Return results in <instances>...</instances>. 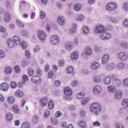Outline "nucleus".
Returning a JSON list of instances; mask_svg holds the SVG:
<instances>
[{"mask_svg":"<svg viewBox=\"0 0 128 128\" xmlns=\"http://www.w3.org/2000/svg\"><path fill=\"white\" fill-rule=\"evenodd\" d=\"M90 110L96 116H98L102 110V106L98 104H92L90 106Z\"/></svg>","mask_w":128,"mask_h":128,"instance_id":"nucleus-1","label":"nucleus"},{"mask_svg":"<svg viewBox=\"0 0 128 128\" xmlns=\"http://www.w3.org/2000/svg\"><path fill=\"white\" fill-rule=\"evenodd\" d=\"M116 8V4L114 2H110L106 4V10L108 12H112V10H114Z\"/></svg>","mask_w":128,"mask_h":128,"instance_id":"nucleus-2","label":"nucleus"},{"mask_svg":"<svg viewBox=\"0 0 128 128\" xmlns=\"http://www.w3.org/2000/svg\"><path fill=\"white\" fill-rule=\"evenodd\" d=\"M50 42L52 44H58L60 42L58 36L56 35H53L50 38Z\"/></svg>","mask_w":128,"mask_h":128,"instance_id":"nucleus-3","label":"nucleus"},{"mask_svg":"<svg viewBox=\"0 0 128 128\" xmlns=\"http://www.w3.org/2000/svg\"><path fill=\"white\" fill-rule=\"evenodd\" d=\"M106 31V28L102 25H99L96 28V34H102V32H104Z\"/></svg>","mask_w":128,"mask_h":128,"instance_id":"nucleus-4","label":"nucleus"},{"mask_svg":"<svg viewBox=\"0 0 128 128\" xmlns=\"http://www.w3.org/2000/svg\"><path fill=\"white\" fill-rule=\"evenodd\" d=\"M100 38L101 40H110L112 38V34L110 33L103 32L100 34Z\"/></svg>","mask_w":128,"mask_h":128,"instance_id":"nucleus-5","label":"nucleus"},{"mask_svg":"<svg viewBox=\"0 0 128 128\" xmlns=\"http://www.w3.org/2000/svg\"><path fill=\"white\" fill-rule=\"evenodd\" d=\"M38 34L40 40H46V35L44 31H38Z\"/></svg>","mask_w":128,"mask_h":128,"instance_id":"nucleus-6","label":"nucleus"},{"mask_svg":"<svg viewBox=\"0 0 128 128\" xmlns=\"http://www.w3.org/2000/svg\"><path fill=\"white\" fill-rule=\"evenodd\" d=\"M92 48H86L84 54H82V56L84 58V56H86V58H88V56H92Z\"/></svg>","mask_w":128,"mask_h":128,"instance_id":"nucleus-7","label":"nucleus"},{"mask_svg":"<svg viewBox=\"0 0 128 128\" xmlns=\"http://www.w3.org/2000/svg\"><path fill=\"white\" fill-rule=\"evenodd\" d=\"M32 82L34 84H40V82H42V79L40 78V77L36 76L32 77Z\"/></svg>","mask_w":128,"mask_h":128,"instance_id":"nucleus-8","label":"nucleus"},{"mask_svg":"<svg viewBox=\"0 0 128 128\" xmlns=\"http://www.w3.org/2000/svg\"><path fill=\"white\" fill-rule=\"evenodd\" d=\"M118 58L121 60H126L128 59V55L123 52H120L118 54Z\"/></svg>","mask_w":128,"mask_h":128,"instance_id":"nucleus-9","label":"nucleus"},{"mask_svg":"<svg viewBox=\"0 0 128 128\" xmlns=\"http://www.w3.org/2000/svg\"><path fill=\"white\" fill-rule=\"evenodd\" d=\"M102 90V88L100 86H95L93 88V92L96 94H98Z\"/></svg>","mask_w":128,"mask_h":128,"instance_id":"nucleus-10","label":"nucleus"},{"mask_svg":"<svg viewBox=\"0 0 128 128\" xmlns=\"http://www.w3.org/2000/svg\"><path fill=\"white\" fill-rule=\"evenodd\" d=\"M108 60H110V55L108 54H104L102 58V64H106L108 62Z\"/></svg>","mask_w":128,"mask_h":128,"instance_id":"nucleus-11","label":"nucleus"},{"mask_svg":"<svg viewBox=\"0 0 128 128\" xmlns=\"http://www.w3.org/2000/svg\"><path fill=\"white\" fill-rule=\"evenodd\" d=\"M40 104L42 106H46L48 104V98L44 97L40 100Z\"/></svg>","mask_w":128,"mask_h":128,"instance_id":"nucleus-12","label":"nucleus"},{"mask_svg":"<svg viewBox=\"0 0 128 128\" xmlns=\"http://www.w3.org/2000/svg\"><path fill=\"white\" fill-rule=\"evenodd\" d=\"M64 94L66 96H72V90L70 88H64Z\"/></svg>","mask_w":128,"mask_h":128,"instance_id":"nucleus-13","label":"nucleus"},{"mask_svg":"<svg viewBox=\"0 0 128 128\" xmlns=\"http://www.w3.org/2000/svg\"><path fill=\"white\" fill-rule=\"evenodd\" d=\"M100 68V64L98 62H94L91 65V68L94 70H96Z\"/></svg>","mask_w":128,"mask_h":128,"instance_id":"nucleus-14","label":"nucleus"},{"mask_svg":"<svg viewBox=\"0 0 128 128\" xmlns=\"http://www.w3.org/2000/svg\"><path fill=\"white\" fill-rule=\"evenodd\" d=\"M115 66L116 65L114 63H110L106 65V69L108 70H112Z\"/></svg>","mask_w":128,"mask_h":128,"instance_id":"nucleus-15","label":"nucleus"},{"mask_svg":"<svg viewBox=\"0 0 128 128\" xmlns=\"http://www.w3.org/2000/svg\"><path fill=\"white\" fill-rule=\"evenodd\" d=\"M8 84L6 83H3L0 86V90L4 92H6L8 90Z\"/></svg>","mask_w":128,"mask_h":128,"instance_id":"nucleus-16","label":"nucleus"},{"mask_svg":"<svg viewBox=\"0 0 128 128\" xmlns=\"http://www.w3.org/2000/svg\"><path fill=\"white\" fill-rule=\"evenodd\" d=\"M58 22L60 26L64 24V18L63 16H59L58 19Z\"/></svg>","mask_w":128,"mask_h":128,"instance_id":"nucleus-17","label":"nucleus"},{"mask_svg":"<svg viewBox=\"0 0 128 128\" xmlns=\"http://www.w3.org/2000/svg\"><path fill=\"white\" fill-rule=\"evenodd\" d=\"M108 91L109 92H112L114 94V92H116V89L114 86L110 85L108 86Z\"/></svg>","mask_w":128,"mask_h":128,"instance_id":"nucleus-18","label":"nucleus"},{"mask_svg":"<svg viewBox=\"0 0 128 128\" xmlns=\"http://www.w3.org/2000/svg\"><path fill=\"white\" fill-rule=\"evenodd\" d=\"M16 44H20V38L18 37V36H14L12 37V40Z\"/></svg>","mask_w":128,"mask_h":128,"instance_id":"nucleus-19","label":"nucleus"},{"mask_svg":"<svg viewBox=\"0 0 128 128\" xmlns=\"http://www.w3.org/2000/svg\"><path fill=\"white\" fill-rule=\"evenodd\" d=\"M78 58V53L76 52H74V53H72L70 56V58L72 60H77Z\"/></svg>","mask_w":128,"mask_h":128,"instance_id":"nucleus-20","label":"nucleus"},{"mask_svg":"<svg viewBox=\"0 0 128 128\" xmlns=\"http://www.w3.org/2000/svg\"><path fill=\"white\" fill-rule=\"evenodd\" d=\"M72 42H68L66 45V48L67 50H72Z\"/></svg>","mask_w":128,"mask_h":128,"instance_id":"nucleus-21","label":"nucleus"},{"mask_svg":"<svg viewBox=\"0 0 128 128\" xmlns=\"http://www.w3.org/2000/svg\"><path fill=\"white\" fill-rule=\"evenodd\" d=\"M82 6L80 4H76L74 5V10L76 12H78L82 10Z\"/></svg>","mask_w":128,"mask_h":128,"instance_id":"nucleus-22","label":"nucleus"},{"mask_svg":"<svg viewBox=\"0 0 128 128\" xmlns=\"http://www.w3.org/2000/svg\"><path fill=\"white\" fill-rule=\"evenodd\" d=\"M24 92L20 90H17L15 94V96L17 98H22V96H24Z\"/></svg>","mask_w":128,"mask_h":128,"instance_id":"nucleus-23","label":"nucleus"},{"mask_svg":"<svg viewBox=\"0 0 128 128\" xmlns=\"http://www.w3.org/2000/svg\"><path fill=\"white\" fill-rule=\"evenodd\" d=\"M7 44L9 48H12L14 46V42L11 38H9L8 39Z\"/></svg>","mask_w":128,"mask_h":128,"instance_id":"nucleus-24","label":"nucleus"},{"mask_svg":"<svg viewBox=\"0 0 128 128\" xmlns=\"http://www.w3.org/2000/svg\"><path fill=\"white\" fill-rule=\"evenodd\" d=\"M124 68V64L122 62H118L117 64L116 68L117 70H122V68Z\"/></svg>","mask_w":128,"mask_h":128,"instance_id":"nucleus-25","label":"nucleus"},{"mask_svg":"<svg viewBox=\"0 0 128 128\" xmlns=\"http://www.w3.org/2000/svg\"><path fill=\"white\" fill-rule=\"evenodd\" d=\"M94 82L98 84L102 82V78H100V76L98 75H96L94 78Z\"/></svg>","mask_w":128,"mask_h":128,"instance_id":"nucleus-26","label":"nucleus"},{"mask_svg":"<svg viewBox=\"0 0 128 128\" xmlns=\"http://www.w3.org/2000/svg\"><path fill=\"white\" fill-rule=\"evenodd\" d=\"M113 84L116 86H122V81L120 79H117V80H114L112 82Z\"/></svg>","mask_w":128,"mask_h":128,"instance_id":"nucleus-27","label":"nucleus"},{"mask_svg":"<svg viewBox=\"0 0 128 128\" xmlns=\"http://www.w3.org/2000/svg\"><path fill=\"white\" fill-rule=\"evenodd\" d=\"M111 80L112 79L110 78V76H106L104 80V84H110Z\"/></svg>","mask_w":128,"mask_h":128,"instance_id":"nucleus-28","label":"nucleus"},{"mask_svg":"<svg viewBox=\"0 0 128 128\" xmlns=\"http://www.w3.org/2000/svg\"><path fill=\"white\" fill-rule=\"evenodd\" d=\"M94 50L97 54H100L102 51V47L98 45H95Z\"/></svg>","mask_w":128,"mask_h":128,"instance_id":"nucleus-29","label":"nucleus"},{"mask_svg":"<svg viewBox=\"0 0 128 128\" xmlns=\"http://www.w3.org/2000/svg\"><path fill=\"white\" fill-rule=\"evenodd\" d=\"M83 34H88L90 32V28L86 26H84L82 28Z\"/></svg>","mask_w":128,"mask_h":128,"instance_id":"nucleus-30","label":"nucleus"},{"mask_svg":"<svg viewBox=\"0 0 128 128\" xmlns=\"http://www.w3.org/2000/svg\"><path fill=\"white\" fill-rule=\"evenodd\" d=\"M76 26H77V25L76 24H74V28H70V34H74V32H76Z\"/></svg>","mask_w":128,"mask_h":128,"instance_id":"nucleus-31","label":"nucleus"},{"mask_svg":"<svg viewBox=\"0 0 128 128\" xmlns=\"http://www.w3.org/2000/svg\"><path fill=\"white\" fill-rule=\"evenodd\" d=\"M12 72V68L10 66H7L5 69V74H10Z\"/></svg>","mask_w":128,"mask_h":128,"instance_id":"nucleus-32","label":"nucleus"},{"mask_svg":"<svg viewBox=\"0 0 128 128\" xmlns=\"http://www.w3.org/2000/svg\"><path fill=\"white\" fill-rule=\"evenodd\" d=\"M118 114H126L128 112V109L126 108H121L118 110Z\"/></svg>","mask_w":128,"mask_h":128,"instance_id":"nucleus-33","label":"nucleus"},{"mask_svg":"<svg viewBox=\"0 0 128 128\" xmlns=\"http://www.w3.org/2000/svg\"><path fill=\"white\" fill-rule=\"evenodd\" d=\"M6 120H12V114L11 113H8L6 114Z\"/></svg>","mask_w":128,"mask_h":128,"instance_id":"nucleus-34","label":"nucleus"},{"mask_svg":"<svg viewBox=\"0 0 128 128\" xmlns=\"http://www.w3.org/2000/svg\"><path fill=\"white\" fill-rule=\"evenodd\" d=\"M12 111L15 114H18L20 112V110H18V106L16 105L13 106Z\"/></svg>","mask_w":128,"mask_h":128,"instance_id":"nucleus-35","label":"nucleus"},{"mask_svg":"<svg viewBox=\"0 0 128 128\" xmlns=\"http://www.w3.org/2000/svg\"><path fill=\"white\" fill-rule=\"evenodd\" d=\"M4 20L6 22H8L10 20V15L8 13H6L4 16Z\"/></svg>","mask_w":128,"mask_h":128,"instance_id":"nucleus-36","label":"nucleus"},{"mask_svg":"<svg viewBox=\"0 0 128 128\" xmlns=\"http://www.w3.org/2000/svg\"><path fill=\"white\" fill-rule=\"evenodd\" d=\"M121 46L122 48L128 50V43L126 42H122Z\"/></svg>","mask_w":128,"mask_h":128,"instance_id":"nucleus-37","label":"nucleus"},{"mask_svg":"<svg viewBox=\"0 0 128 128\" xmlns=\"http://www.w3.org/2000/svg\"><path fill=\"white\" fill-rule=\"evenodd\" d=\"M21 128H30V125L27 122H24L22 124Z\"/></svg>","mask_w":128,"mask_h":128,"instance_id":"nucleus-38","label":"nucleus"},{"mask_svg":"<svg viewBox=\"0 0 128 128\" xmlns=\"http://www.w3.org/2000/svg\"><path fill=\"white\" fill-rule=\"evenodd\" d=\"M122 106L124 108H128V99H124L122 101Z\"/></svg>","mask_w":128,"mask_h":128,"instance_id":"nucleus-39","label":"nucleus"},{"mask_svg":"<svg viewBox=\"0 0 128 128\" xmlns=\"http://www.w3.org/2000/svg\"><path fill=\"white\" fill-rule=\"evenodd\" d=\"M122 92H119L116 93L115 95V98H116L117 100H120L122 97Z\"/></svg>","mask_w":128,"mask_h":128,"instance_id":"nucleus-40","label":"nucleus"},{"mask_svg":"<svg viewBox=\"0 0 128 128\" xmlns=\"http://www.w3.org/2000/svg\"><path fill=\"white\" fill-rule=\"evenodd\" d=\"M20 44L21 47L23 50H26L28 48V44H26V42L24 41H22L21 43Z\"/></svg>","mask_w":128,"mask_h":128,"instance_id":"nucleus-41","label":"nucleus"},{"mask_svg":"<svg viewBox=\"0 0 128 128\" xmlns=\"http://www.w3.org/2000/svg\"><path fill=\"white\" fill-rule=\"evenodd\" d=\"M107 20H109V22H114V24H116V19L114 17H108Z\"/></svg>","mask_w":128,"mask_h":128,"instance_id":"nucleus-42","label":"nucleus"},{"mask_svg":"<svg viewBox=\"0 0 128 128\" xmlns=\"http://www.w3.org/2000/svg\"><path fill=\"white\" fill-rule=\"evenodd\" d=\"M54 104L52 101L50 100L48 104V108H50V110H52V108H54Z\"/></svg>","mask_w":128,"mask_h":128,"instance_id":"nucleus-43","label":"nucleus"},{"mask_svg":"<svg viewBox=\"0 0 128 128\" xmlns=\"http://www.w3.org/2000/svg\"><path fill=\"white\" fill-rule=\"evenodd\" d=\"M78 124L80 126V128H86V126L84 121H83V120H80V122H78Z\"/></svg>","mask_w":128,"mask_h":128,"instance_id":"nucleus-44","label":"nucleus"},{"mask_svg":"<svg viewBox=\"0 0 128 128\" xmlns=\"http://www.w3.org/2000/svg\"><path fill=\"white\" fill-rule=\"evenodd\" d=\"M55 117L56 118H60L62 116V113L60 111H57L55 114H54Z\"/></svg>","mask_w":128,"mask_h":128,"instance_id":"nucleus-45","label":"nucleus"},{"mask_svg":"<svg viewBox=\"0 0 128 128\" xmlns=\"http://www.w3.org/2000/svg\"><path fill=\"white\" fill-rule=\"evenodd\" d=\"M8 102H10V104H14V97L12 96H10L8 98Z\"/></svg>","mask_w":128,"mask_h":128,"instance_id":"nucleus-46","label":"nucleus"},{"mask_svg":"<svg viewBox=\"0 0 128 128\" xmlns=\"http://www.w3.org/2000/svg\"><path fill=\"white\" fill-rule=\"evenodd\" d=\"M74 72V67L72 66H69L67 68V72L68 74H72Z\"/></svg>","mask_w":128,"mask_h":128,"instance_id":"nucleus-47","label":"nucleus"},{"mask_svg":"<svg viewBox=\"0 0 128 128\" xmlns=\"http://www.w3.org/2000/svg\"><path fill=\"white\" fill-rule=\"evenodd\" d=\"M10 86L12 88H16L17 86L16 82H11L10 84Z\"/></svg>","mask_w":128,"mask_h":128,"instance_id":"nucleus-48","label":"nucleus"},{"mask_svg":"<svg viewBox=\"0 0 128 128\" xmlns=\"http://www.w3.org/2000/svg\"><path fill=\"white\" fill-rule=\"evenodd\" d=\"M123 86L126 88H128V78L124 79L123 80Z\"/></svg>","mask_w":128,"mask_h":128,"instance_id":"nucleus-49","label":"nucleus"},{"mask_svg":"<svg viewBox=\"0 0 128 128\" xmlns=\"http://www.w3.org/2000/svg\"><path fill=\"white\" fill-rule=\"evenodd\" d=\"M28 75L30 76H34V70L32 69V68H28Z\"/></svg>","mask_w":128,"mask_h":128,"instance_id":"nucleus-50","label":"nucleus"},{"mask_svg":"<svg viewBox=\"0 0 128 128\" xmlns=\"http://www.w3.org/2000/svg\"><path fill=\"white\" fill-rule=\"evenodd\" d=\"M40 18L41 20H44L46 18V13L44 12L41 11L40 14Z\"/></svg>","mask_w":128,"mask_h":128,"instance_id":"nucleus-51","label":"nucleus"},{"mask_svg":"<svg viewBox=\"0 0 128 128\" xmlns=\"http://www.w3.org/2000/svg\"><path fill=\"white\" fill-rule=\"evenodd\" d=\"M116 128H124V125L122 123H120V122H116Z\"/></svg>","mask_w":128,"mask_h":128,"instance_id":"nucleus-52","label":"nucleus"},{"mask_svg":"<svg viewBox=\"0 0 128 128\" xmlns=\"http://www.w3.org/2000/svg\"><path fill=\"white\" fill-rule=\"evenodd\" d=\"M88 98H85L82 100V105L86 104H88Z\"/></svg>","mask_w":128,"mask_h":128,"instance_id":"nucleus-53","label":"nucleus"},{"mask_svg":"<svg viewBox=\"0 0 128 128\" xmlns=\"http://www.w3.org/2000/svg\"><path fill=\"white\" fill-rule=\"evenodd\" d=\"M23 84H25L26 82H28V76L26 75H24L23 76Z\"/></svg>","mask_w":128,"mask_h":128,"instance_id":"nucleus-54","label":"nucleus"},{"mask_svg":"<svg viewBox=\"0 0 128 128\" xmlns=\"http://www.w3.org/2000/svg\"><path fill=\"white\" fill-rule=\"evenodd\" d=\"M84 94H82V92H80L78 94H77L76 95V98H78V100H82V98H84Z\"/></svg>","mask_w":128,"mask_h":128,"instance_id":"nucleus-55","label":"nucleus"},{"mask_svg":"<svg viewBox=\"0 0 128 128\" xmlns=\"http://www.w3.org/2000/svg\"><path fill=\"white\" fill-rule=\"evenodd\" d=\"M84 20V17L82 15H79L77 18V20H80V22H82Z\"/></svg>","mask_w":128,"mask_h":128,"instance_id":"nucleus-56","label":"nucleus"},{"mask_svg":"<svg viewBox=\"0 0 128 128\" xmlns=\"http://www.w3.org/2000/svg\"><path fill=\"white\" fill-rule=\"evenodd\" d=\"M32 122L34 124H36L38 122V117L37 116L33 118Z\"/></svg>","mask_w":128,"mask_h":128,"instance_id":"nucleus-57","label":"nucleus"},{"mask_svg":"<svg viewBox=\"0 0 128 128\" xmlns=\"http://www.w3.org/2000/svg\"><path fill=\"white\" fill-rule=\"evenodd\" d=\"M110 78H111V80L112 79V82H114V80H118V76L114 74L111 75Z\"/></svg>","mask_w":128,"mask_h":128,"instance_id":"nucleus-58","label":"nucleus"},{"mask_svg":"<svg viewBox=\"0 0 128 128\" xmlns=\"http://www.w3.org/2000/svg\"><path fill=\"white\" fill-rule=\"evenodd\" d=\"M16 22L18 26H20L21 28H24V24L18 20H17Z\"/></svg>","mask_w":128,"mask_h":128,"instance_id":"nucleus-59","label":"nucleus"},{"mask_svg":"<svg viewBox=\"0 0 128 128\" xmlns=\"http://www.w3.org/2000/svg\"><path fill=\"white\" fill-rule=\"evenodd\" d=\"M15 72L17 74H18L20 72V66H16L14 68Z\"/></svg>","mask_w":128,"mask_h":128,"instance_id":"nucleus-60","label":"nucleus"},{"mask_svg":"<svg viewBox=\"0 0 128 128\" xmlns=\"http://www.w3.org/2000/svg\"><path fill=\"white\" fill-rule=\"evenodd\" d=\"M51 122L52 124H58V121L56 118H51Z\"/></svg>","mask_w":128,"mask_h":128,"instance_id":"nucleus-61","label":"nucleus"},{"mask_svg":"<svg viewBox=\"0 0 128 128\" xmlns=\"http://www.w3.org/2000/svg\"><path fill=\"white\" fill-rule=\"evenodd\" d=\"M22 36H28V33L26 30H22Z\"/></svg>","mask_w":128,"mask_h":128,"instance_id":"nucleus-62","label":"nucleus"},{"mask_svg":"<svg viewBox=\"0 0 128 128\" xmlns=\"http://www.w3.org/2000/svg\"><path fill=\"white\" fill-rule=\"evenodd\" d=\"M122 8L124 10H128V4L126 3H125L124 4Z\"/></svg>","mask_w":128,"mask_h":128,"instance_id":"nucleus-63","label":"nucleus"},{"mask_svg":"<svg viewBox=\"0 0 128 128\" xmlns=\"http://www.w3.org/2000/svg\"><path fill=\"white\" fill-rule=\"evenodd\" d=\"M124 26H126V28H128V19H126L124 22Z\"/></svg>","mask_w":128,"mask_h":128,"instance_id":"nucleus-64","label":"nucleus"}]
</instances>
